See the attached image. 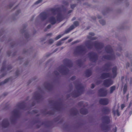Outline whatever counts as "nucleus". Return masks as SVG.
Returning a JSON list of instances; mask_svg holds the SVG:
<instances>
[{"label": "nucleus", "mask_w": 132, "mask_h": 132, "mask_svg": "<svg viewBox=\"0 0 132 132\" xmlns=\"http://www.w3.org/2000/svg\"><path fill=\"white\" fill-rule=\"evenodd\" d=\"M111 84L112 83H110V81H107L106 83H105L104 84V85L108 87L110 85V84Z\"/></svg>", "instance_id": "obj_1"}, {"label": "nucleus", "mask_w": 132, "mask_h": 132, "mask_svg": "<svg viewBox=\"0 0 132 132\" xmlns=\"http://www.w3.org/2000/svg\"><path fill=\"white\" fill-rule=\"evenodd\" d=\"M127 89V86H124V87L123 88V91L124 92H125Z\"/></svg>", "instance_id": "obj_2"}, {"label": "nucleus", "mask_w": 132, "mask_h": 132, "mask_svg": "<svg viewBox=\"0 0 132 132\" xmlns=\"http://www.w3.org/2000/svg\"><path fill=\"white\" fill-rule=\"evenodd\" d=\"M115 88L114 87H112L111 88V91H113V90H114L115 89Z\"/></svg>", "instance_id": "obj_3"}, {"label": "nucleus", "mask_w": 132, "mask_h": 132, "mask_svg": "<svg viewBox=\"0 0 132 132\" xmlns=\"http://www.w3.org/2000/svg\"><path fill=\"white\" fill-rule=\"evenodd\" d=\"M74 24L76 26L78 24V22H76L74 23Z\"/></svg>", "instance_id": "obj_4"}, {"label": "nucleus", "mask_w": 132, "mask_h": 132, "mask_svg": "<svg viewBox=\"0 0 132 132\" xmlns=\"http://www.w3.org/2000/svg\"><path fill=\"white\" fill-rule=\"evenodd\" d=\"M61 37V35H59L56 37V39H58Z\"/></svg>", "instance_id": "obj_5"}, {"label": "nucleus", "mask_w": 132, "mask_h": 132, "mask_svg": "<svg viewBox=\"0 0 132 132\" xmlns=\"http://www.w3.org/2000/svg\"><path fill=\"white\" fill-rule=\"evenodd\" d=\"M124 107V105L122 104L121 105V108L122 109H123Z\"/></svg>", "instance_id": "obj_6"}, {"label": "nucleus", "mask_w": 132, "mask_h": 132, "mask_svg": "<svg viewBox=\"0 0 132 132\" xmlns=\"http://www.w3.org/2000/svg\"><path fill=\"white\" fill-rule=\"evenodd\" d=\"M90 34H91V35H94V34L93 33H90Z\"/></svg>", "instance_id": "obj_7"}, {"label": "nucleus", "mask_w": 132, "mask_h": 132, "mask_svg": "<svg viewBox=\"0 0 132 132\" xmlns=\"http://www.w3.org/2000/svg\"><path fill=\"white\" fill-rule=\"evenodd\" d=\"M100 23H101L102 24H103V23L101 21H100Z\"/></svg>", "instance_id": "obj_8"}, {"label": "nucleus", "mask_w": 132, "mask_h": 132, "mask_svg": "<svg viewBox=\"0 0 132 132\" xmlns=\"http://www.w3.org/2000/svg\"><path fill=\"white\" fill-rule=\"evenodd\" d=\"M130 65L132 66V63H131V64H130Z\"/></svg>", "instance_id": "obj_9"}, {"label": "nucleus", "mask_w": 132, "mask_h": 132, "mask_svg": "<svg viewBox=\"0 0 132 132\" xmlns=\"http://www.w3.org/2000/svg\"><path fill=\"white\" fill-rule=\"evenodd\" d=\"M107 104V103L106 104V103H103L104 104Z\"/></svg>", "instance_id": "obj_10"}]
</instances>
